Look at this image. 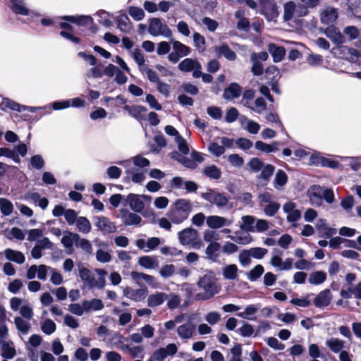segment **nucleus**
<instances>
[{
    "mask_svg": "<svg viewBox=\"0 0 361 361\" xmlns=\"http://www.w3.org/2000/svg\"><path fill=\"white\" fill-rule=\"evenodd\" d=\"M45 107L42 106H27L24 105H20L16 102L11 100L8 98L3 99L1 103L0 104V109L3 111H6V109H11L13 111H16L18 112H21L25 110L29 111L30 112H35L37 110L44 109Z\"/></svg>",
    "mask_w": 361,
    "mask_h": 361,
    "instance_id": "nucleus-9",
    "label": "nucleus"
},
{
    "mask_svg": "<svg viewBox=\"0 0 361 361\" xmlns=\"http://www.w3.org/2000/svg\"><path fill=\"white\" fill-rule=\"evenodd\" d=\"M14 323L18 331H20L23 335L28 334L31 328V324L29 322V320L23 319L21 317H16L14 319Z\"/></svg>",
    "mask_w": 361,
    "mask_h": 361,
    "instance_id": "nucleus-43",
    "label": "nucleus"
},
{
    "mask_svg": "<svg viewBox=\"0 0 361 361\" xmlns=\"http://www.w3.org/2000/svg\"><path fill=\"white\" fill-rule=\"evenodd\" d=\"M326 279V275L324 271H317L312 272L308 279V281L312 285H319Z\"/></svg>",
    "mask_w": 361,
    "mask_h": 361,
    "instance_id": "nucleus-51",
    "label": "nucleus"
},
{
    "mask_svg": "<svg viewBox=\"0 0 361 361\" xmlns=\"http://www.w3.org/2000/svg\"><path fill=\"white\" fill-rule=\"evenodd\" d=\"M168 294L164 292H155L147 298V305L150 307H156L161 305L166 300Z\"/></svg>",
    "mask_w": 361,
    "mask_h": 361,
    "instance_id": "nucleus-26",
    "label": "nucleus"
},
{
    "mask_svg": "<svg viewBox=\"0 0 361 361\" xmlns=\"http://www.w3.org/2000/svg\"><path fill=\"white\" fill-rule=\"evenodd\" d=\"M1 350L2 357L6 359H11L16 355V349L12 341H2Z\"/></svg>",
    "mask_w": 361,
    "mask_h": 361,
    "instance_id": "nucleus-41",
    "label": "nucleus"
},
{
    "mask_svg": "<svg viewBox=\"0 0 361 361\" xmlns=\"http://www.w3.org/2000/svg\"><path fill=\"white\" fill-rule=\"evenodd\" d=\"M310 204L319 207L322 203V188L319 185L312 186L308 192Z\"/></svg>",
    "mask_w": 361,
    "mask_h": 361,
    "instance_id": "nucleus-23",
    "label": "nucleus"
},
{
    "mask_svg": "<svg viewBox=\"0 0 361 361\" xmlns=\"http://www.w3.org/2000/svg\"><path fill=\"white\" fill-rule=\"evenodd\" d=\"M148 32L154 37L162 36L165 38L170 39L173 36L172 30L169 28L166 22L159 18L149 19Z\"/></svg>",
    "mask_w": 361,
    "mask_h": 361,
    "instance_id": "nucleus-3",
    "label": "nucleus"
},
{
    "mask_svg": "<svg viewBox=\"0 0 361 361\" xmlns=\"http://www.w3.org/2000/svg\"><path fill=\"white\" fill-rule=\"evenodd\" d=\"M126 350L130 354V355L133 357H142L144 348L142 345H127L126 347Z\"/></svg>",
    "mask_w": 361,
    "mask_h": 361,
    "instance_id": "nucleus-58",
    "label": "nucleus"
},
{
    "mask_svg": "<svg viewBox=\"0 0 361 361\" xmlns=\"http://www.w3.org/2000/svg\"><path fill=\"white\" fill-rule=\"evenodd\" d=\"M316 228L319 230V233L322 236L326 238H330L331 236L336 234V230L328 227L326 219H319L317 224Z\"/></svg>",
    "mask_w": 361,
    "mask_h": 361,
    "instance_id": "nucleus-35",
    "label": "nucleus"
},
{
    "mask_svg": "<svg viewBox=\"0 0 361 361\" xmlns=\"http://www.w3.org/2000/svg\"><path fill=\"white\" fill-rule=\"evenodd\" d=\"M56 324L53 320L50 319H45L41 326L42 331L47 335H51L53 334L56 331Z\"/></svg>",
    "mask_w": 361,
    "mask_h": 361,
    "instance_id": "nucleus-59",
    "label": "nucleus"
},
{
    "mask_svg": "<svg viewBox=\"0 0 361 361\" xmlns=\"http://www.w3.org/2000/svg\"><path fill=\"white\" fill-rule=\"evenodd\" d=\"M167 300V307L170 310H174L177 308L181 302L180 297L175 294L173 293H171L170 294H168V298L166 299Z\"/></svg>",
    "mask_w": 361,
    "mask_h": 361,
    "instance_id": "nucleus-56",
    "label": "nucleus"
},
{
    "mask_svg": "<svg viewBox=\"0 0 361 361\" xmlns=\"http://www.w3.org/2000/svg\"><path fill=\"white\" fill-rule=\"evenodd\" d=\"M178 240L183 245H190L194 249H200L203 246L198 238V232L192 228H187L178 233Z\"/></svg>",
    "mask_w": 361,
    "mask_h": 361,
    "instance_id": "nucleus-5",
    "label": "nucleus"
},
{
    "mask_svg": "<svg viewBox=\"0 0 361 361\" xmlns=\"http://www.w3.org/2000/svg\"><path fill=\"white\" fill-rule=\"evenodd\" d=\"M255 146L257 149L261 152L265 153H271L279 150V142L274 141L271 144H267L262 141H257Z\"/></svg>",
    "mask_w": 361,
    "mask_h": 361,
    "instance_id": "nucleus-33",
    "label": "nucleus"
},
{
    "mask_svg": "<svg viewBox=\"0 0 361 361\" xmlns=\"http://www.w3.org/2000/svg\"><path fill=\"white\" fill-rule=\"evenodd\" d=\"M130 276L133 280L138 285H142V283L145 281L152 288H158L159 287V283L152 275L142 272L132 271Z\"/></svg>",
    "mask_w": 361,
    "mask_h": 361,
    "instance_id": "nucleus-11",
    "label": "nucleus"
},
{
    "mask_svg": "<svg viewBox=\"0 0 361 361\" xmlns=\"http://www.w3.org/2000/svg\"><path fill=\"white\" fill-rule=\"evenodd\" d=\"M0 210L4 216H10L13 212V205L8 199L0 198Z\"/></svg>",
    "mask_w": 361,
    "mask_h": 361,
    "instance_id": "nucleus-55",
    "label": "nucleus"
},
{
    "mask_svg": "<svg viewBox=\"0 0 361 361\" xmlns=\"http://www.w3.org/2000/svg\"><path fill=\"white\" fill-rule=\"evenodd\" d=\"M138 264L148 269H155L158 267V261L155 257L143 256L139 258Z\"/></svg>",
    "mask_w": 361,
    "mask_h": 361,
    "instance_id": "nucleus-44",
    "label": "nucleus"
},
{
    "mask_svg": "<svg viewBox=\"0 0 361 361\" xmlns=\"http://www.w3.org/2000/svg\"><path fill=\"white\" fill-rule=\"evenodd\" d=\"M84 301V308L86 312L90 311H99L104 308V305L100 299L94 298L90 300Z\"/></svg>",
    "mask_w": 361,
    "mask_h": 361,
    "instance_id": "nucleus-42",
    "label": "nucleus"
},
{
    "mask_svg": "<svg viewBox=\"0 0 361 361\" xmlns=\"http://www.w3.org/2000/svg\"><path fill=\"white\" fill-rule=\"evenodd\" d=\"M259 308V305H249L245 307L243 312L238 313V316L247 320H255L256 319L255 315Z\"/></svg>",
    "mask_w": 361,
    "mask_h": 361,
    "instance_id": "nucleus-36",
    "label": "nucleus"
},
{
    "mask_svg": "<svg viewBox=\"0 0 361 361\" xmlns=\"http://www.w3.org/2000/svg\"><path fill=\"white\" fill-rule=\"evenodd\" d=\"M13 4L12 11L16 14L27 16L29 14V10L25 6L23 0H11Z\"/></svg>",
    "mask_w": 361,
    "mask_h": 361,
    "instance_id": "nucleus-50",
    "label": "nucleus"
},
{
    "mask_svg": "<svg viewBox=\"0 0 361 361\" xmlns=\"http://www.w3.org/2000/svg\"><path fill=\"white\" fill-rule=\"evenodd\" d=\"M75 224L80 232L85 234L89 233L90 232L92 226L90 221L86 217H78Z\"/></svg>",
    "mask_w": 361,
    "mask_h": 361,
    "instance_id": "nucleus-49",
    "label": "nucleus"
},
{
    "mask_svg": "<svg viewBox=\"0 0 361 361\" xmlns=\"http://www.w3.org/2000/svg\"><path fill=\"white\" fill-rule=\"evenodd\" d=\"M332 300V295L329 289L321 291L314 298V305L319 308L328 306Z\"/></svg>",
    "mask_w": 361,
    "mask_h": 361,
    "instance_id": "nucleus-24",
    "label": "nucleus"
},
{
    "mask_svg": "<svg viewBox=\"0 0 361 361\" xmlns=\"http://www.w3.org/2000/svg\"><path fill=\"white\" fill-rule=\"evenodd\" d=\"M168 217L172 223L180 224L186 220L188 216L174 207L169 212Z\"/></svg>",
    "mask_w": 361,
    "mask_h": 361,
    "instance_id": "nucleus-45",
    "label": "nucleus"
},
{
    "mask_svg": "<svg viewBox=\"0 0 361 361\" xmlns=\"http://www.w3.org/2000/svg\"><path fill=\"white\" fill-rule=\"evenodd\" d=\"M206 223L212 229H219L232 225L233 220L218 215H211L207 217Z\"/></svg>",
    "mask_w": 361,
    "mask_h": 361,
    "instance_id": "nucleus-12",
    "label": "nucleus"
},
{
    "mask_svg": "<svg viewBox=\"0 0 361 361\" xmlns=\"http://www.w3.org/2000/svg\"><path fill=\"white\" fill-rule=\"evenodd\" d=\"M124 109L128 111L129 114L137 121H142L145 119V113L147 109L143 106L126 105L125 106Z\"/></svg>",
    "mask_w": 361,
    "mask_h": 361,
    "instance_id": "nucleus-29",
    "label": "nucleus"
},
{
    "mask_svg": "<svg viewBox=\"0 0 361 361\" xmlns=\"http://www.w3.org/2000/svg\"><path fill=\"white\" fill-rule=\"evenodd\" d=\"M62 18L71 23H76L79 25H90L92 22V17L89 16H66L62 17Z\"/></svg>",
    "mask_w": 361,
    "mask_h": 361,
    "instance_id": "nucleus-38",
    "label": "nucleus"
},
{
    "mask_svg": "<svg viewBox=\"0 0 361 361\" xmlns=\"http://www.w3.org/2000/svg\"><path fill=\"white\" fill-rule=\"evenodd\" d=\"M222 275L226 280L235 281L238 279V268L234 264H228L222 267Z\"/></svg>",
    "mask_w": 361,
    "mask_h": 361,
    "instance_id": "nucleus-30",
    "label": "nucleus"
},
{
    "mask_svg": "<svg viewBox=\"0 0 361 361\" xmlns=\"http://www.w3.org/2000/svg\"><path fill=\"white\" fill-rule=\"evenodd\" d=\"M174 207L189 216L192 211V203L188 200L180 199L176 202Z\"/></svg>",
    "mask_w": 361,
    "mask_h": 361,
    "instance_id": "nucleus-48",
    "label": "nucleus"
},
{
    "mask_svg": "<svg viewBox=\"0 0 361 361\" xmlns=\"http://www.w3.org/2000/svg\"><path fill=\"white\" fill-rule=\"evenodd\" d=\"M79 235L72 232H68L64 235L61 239V243L65 247L73 250V245H76L77 240H78Z\"/></svg>",
    "mask_w": 361,
    "mask_h": 361,
    "instance_id": "nucleus-47",
    "label": "nucleus"
},
{
    "mask_svg": "<svg viewBox=\"0 0 361 361\" xmlns=\"http://www.w3.org/2000/svg\"><path fill=\"white\" fill-rule=\"evenodd\" d=\"M178 68L183 73L192 72L195 78H199L201 76L202 65L197 59H183L179 63Z\"/></svg>",
    "mask_w": 361,
    "mask_h": 361,
    "instance_id": "nucleus-6",
    "label": "nucleus"
},
{
    "mask_svg": "<svg viewBox=\"0 0 361 361\" xmlns=\"http://www.w3.org/2000/svg\"><path fill=\"white\" fill-rule=\"evenodd\" d=\"M202 197L220 209L226 208L229 204L230 197L224 192L209 189L202 193Z\"/></svg>",
    "mask_w": 361,
    "mask_h": 361,
    "instance_id": "nucleus-4",
    "label": "nucleus"
},
{
    "mask_svg": "<svg viewBox=\"0 0 361 361\" xmlns=\"http://www.w3.org/2000/svg\"><path fill=\"white\" fill-rule=\"evenodd\" d=\"M325 344L334 353H340L345 346V342L338 338H330L326 341Z\"/></svg>",
    "mask_w": 361,
    "mask_h": 361,
    "instance_id": "nucleus-34",
    "label": "nucleus"
},
{
    "mask_svg": "<svg viewBox=\"0 0 361 361\" xmlns=\"http://www.w3.org/2000/svg\"><path fill=\"white\" fill-rule=\"evenodd\" d=\"M264 272V267L258 264L253 268L247 274V279L251 281H255L258 279Z\"/></svg>",
    "mask_w": 361,
    "mask_h": 361,
    "instance_id": "nucleus-64",
    "label": "nucleus"
},
{
    "mask_svg": "<svg viewBox=\"0 0 361 361\" xmlns=\"http://www.w3.org/2000/svg\"><path fill=\"white\" fill-rule=\"evenodd\" d=\"M118 28L123 32L128 33L132 30V23L126 14H121L116 18Z\"/></svg>",
    "mask_w": 361,
    "mask_h": 361,
    "instance_id": "nucleus-32",
    "label": "nucleus"
},
{
    "mask_svg": "<svg viewBox=\"0 0 361 361\" xmlns=\"http://www.w3.org/2000/svg\"><path fill=\"white\" fill-rule=\"evenodd\" d=\"M78 274L85 286L90 289L94 288L102 289L106 286L107 271L104 269H94L92 271L83 266H80Z\"/></svg>",
    "mask_w": 361,
    "mask_h": 361,
    "instance_id": "nucleus-1",
    "label": "nucleus"
},
{
    "mask_svg": "<svg viewBox=\"0 0 361 361\" xmlns=\"http://www.w3.org/2000/svg\"><path fill=\"white\" fill-rule=\"evenodd\" d=\"M338 18V10L335 8L329 6L320 12V20L322 23L331 25L334 23Z\"/></svg>",
    "mask_w": 361,
    "mask_h": 361,
    "instance_id": "nucleus-20",
    "label": "nucleus"
},
{
    "mask_svg": "<svg viewBox=\"0 0 361 361\" xmlns=\"http://www.w3.org/2000/svg\"><path fill=\"white\" fill-rule=\"evenodd\" d=\"M214 51L217 57H225L228 61H234L236 54L226 44L223 43L214 47Z\"/></svg>",
    "mask_w": 361,
    "mask_h": 361,
    "instance_id": "nucleus-21",
    "label": "nucleus"
},
{
    "mask_svg": "<svg viewBox=\"0 0 361 361\" xmlns=\"http://www.w3.org/2000/svg\"><path fill=\"white\" fill-rule=\"evenodd\" d=\"M324 34L336 45L343 44L345 41L344 36L334 26L328 27L325 30Z\"/></svg>",
    "mask_w": 361,
    "mask_h": 361,
    "instance_id": "nucleus-22",
    "label": "nucleus"
},
{
    "mask_svg": "<svg viewBox=\"0 0 361 361\" xmlns=\"http://www.w3.org/2000/svg\"><path fill=\"white\" fill-rule=\"evenodd\" d=\"M350 48L342 44L336 45L331 49V52L336 57L345 59L346 56L348 54V53H349Z\"/></svg>",
    "mask_w": 361,
    "mask_h": 361,
    "instance_id": "nucleus-54",
    "label": "nucleus"
},
{
    "mask_svg": "<svg viewBox=\"0 0 361 361\" xmlns=\"http://www.w3.org/2000/svg\"><path fill=\"white\" fill-rule=\"evenodd\" d=\"M143 200L150 202L152 197L149 195H138L130 193L126 198V201L129 204L130 209L137 213H141L145 208Z\"/></svg>",
    "mask_w": 361,
    "mask_h": 361,
    "instance_id": "nucleus-8",
    "label": "nucleus"
},
{
    "mask_svg": "<svg viewBox=\"0 0 361 361\" xmlns=\"http://www.w3.org/2000/svg\"><path fill=\"white\" fill-rule=\"evenodd\" d=\"M95 226L104 234L112 233L116 231L117 227L114 223L104 216H98L94 218Z\"/></svg>",
    "mask_w": 361,
    "mask_h": 361,
    "instance_id": "nucleus-10",
    "label": "nucleus"
},
{
    "mask_svg": "<svg viewBox=\"0 0 361 361\" xmlns=\"http://www.w3.org/2000/svg\"><path fill=\"white\" fill-rule=\"evenodd\" d=\"M123 295L135 302H140L147 296V290L146 288L133 289L126 287L123 289Z\"/></svg>",
    "mask_w": 361,
    "mask_h": 361,
    "instance_id": "nucleus-19",
    "label": "nucleus"
},
{
    "mask_svg": "<svg viewBox=\"0 0 361 361\" xmlns=\"http://www.w3.org/2000/svg\"><path fill=\"white\" fill-rule=\"evenodd\" d=\"M255 216L251 215H245L241 217L240 221L238 222L240 230L247 233L255 232Z\"/></svg>",
    "mask_w": 361,
    "mask_h": 361,
    "instance_id": "nucleus-25",
    "label": "nucleus"
},
{
    "mask_svg": "<svg viewBox=\"0 0 361 361\" xmlns=\"http://www.w3.org/2000/svg\"><path fill=\"white\" fill-rule=\"evenodd\" d=\"M269 51L273 57L274 61L276 63L281 61L286 54V50L283 47L273 44L269 45Z\"/></svg>",
    "mask_w": 361,
    "mask_h": 361,
    "instance_id": "nucleus-46",
    "label": "nucleus"
},
{
    "mask_svg": "<svg viewBox=\"0 0 361 361\" xmlns=\"http://www.w3.org/2000/svg\"><path fill=\"white\" fill-rule=\"evenodd\" d=\"M194 46L198 52L202 53L205 50V38L199 32H195L192 35Z\"/></svg>",
    "mask_w": 361,
    "mask_h": 361,
    "instance_id": "nucleus-52",
    "label": "nucleus"
},
{
    "mask_svg": "<svg viewBox=\"0 0 361 361\" xmlns=\"http://www.w3.org/2000/svg\"><path fill=\"white\" fill-rule=\"evenodd\" d=\"M195 325L191 322L183 324L177 329L178 336L183 339H190L192 338L195 334Z\"/></svg>",
    "mask_w": 361,
    "mask_h": 361,
    "instance_id": "nucleus-28",
    "label": "nucleus"
},
{
    "mask_svg": "<svg viewBox=\"0 0 361 361\" xmlns=\"http://www.w3.org/2000/svg\"><path fill=\"white\" fill-rule=\"evenodd\" d=\"M299 11L300 6L295 2L290 1L286 3L283 6V18L284 21L289 22L295 18L303 17L304 16L300 15Z\"/></svg>",
    "mask_w": 361,
    "mask_h": 361,
    "instance_id": "nucleus-13",
    "label": "nucleus"
},
{
    "mask_svg": "<svg viewBox=\"0 0 361 361\" xmlns=\"http://www.w3.org/2000/svg\"><path fill=\"white\" fill-rule=\"evenodd\" d=\"M137 167V169H145V167L149 165V161L144 157L142 155H137L135 156L130 159L118 161L116 162L117 164L123 166L124 167H128L131 166V164Z\"/></svg>",
    "mask_w": 361,
    "mask_h": 361,
    "instance_id": "nucleus-16",
    "label": "nucleus"
},
{
    "mask_svg": "<svg viewBox=\"0 0 361 361\" xmlns=\"http://www.w3.org/2000/svg\"><path fill=\"white\" fill-rule=\"evenodd\" d=\"M131 56L139 66L140 69H142L144 68L143 66L145 65V60L142 51L139 49H135L131 51Z\"/></svg>",
    "mask_w": 361,
    "mask_h": 361,
    "instance_id": "nucleus-61",
    "label": "nucleus"
},
{
    "mask_svg": "<svg viewBox=\"0 0 361 361\" xmlns=\"http://www.w3.org/2000/svg\"><path fill=\"white\" fill-rule=\"evenodd\" d=\"M19 312L22 316V318L23 317V319L27 320H30L34 315L32 308L29 303L23 304L21 306Z\"/></svg>",
    "mask_w": 361,
    "mask_h": 361,
    "instance_id": "nucleus-63",
    "label": "nucleus"
},
{
    "mask_svg": "<svg viewBox=\"0 0 361 361\" xmlns=\"http://www.w3.org/2000/svg\"><path fill=\"white\" fill-rule=\"evenodd\" d=\"M204 174L212 179L218 180L221 178V171L215 165H210L204 168Z\"/></svg>",
    "mask_w": 361,
    "mask_h": 361,
    "instance_id": "nucleus-53",
    "label": "nucleus"
},
{
    "mask_svg": "<svg viewBox=\"0 0 361 361\" xmlns=\"http://www.w3.org/2000/svg\"><path fill=\"white\" fill-rule=\"evenodd\" d=\"M173 51L168 56V59L173 63L178 62L180 58L188 56L191 52V49L180 41L172 40Z\"/></svg>",
    "mask_w": 361,
    "mask_h": 361,
    "instance_id": "nucleus-7",
    "label": "nucleus"
},
{
    "mask_svg": "<svg viewBox=\"0 0 361 361\" xmlns=\"http://www.w3.org/2000/svg\"><path fill=\"white\" fill-rule=\"evenodd\" d=\"M240 123L243 128L251 134H257L260 129V126L257 122L245 116L241 118Z\"/></svg>",
    "mask_w": 361,
    "mask_h": 361,
    "instance_id": "nucleus-39",
    "label": "nucleus"
},
{
    "mask_svg": "<svg viewBox=\"0 0 361 361\" xmlns=\"http://www.w3.org/2000/svg\"><path fill=\"white\" fill-rule=\"evenodd\" d=\"M24 199L39 206L42 209H45L49 204L48 200L45 197H41L38 192H28L25 195Z\"/></svg>",
    "mask_w": 361,
    "mask_h": 361,
    "instance_id": "nucleus-27",
    "label": "nucleus"
},
{
    "mask_svg": "<svg viewBox=\"0 0 361 361\" xmlns=\"http://www.w3.org/2000/svg\"><path fill=\"white\" fill-rule=\"evenodd\" d=\"M129 15L137 21L141 20L145 17V12L142 8L136 7V6H130L128 8Z\"/></svg>",
    "mask_w": 361,
    "mask_h": 361,
    "instance_id": "nucleus-60",
    "label": "nucleus"
},
{
    "mask_svg": "<svg viewBox=\"0 0 361 361\" xmlns=\"http://www.w3.org/2000/svg\"><path fill=\"white\" fill-rule=\"evenodd\" d=\"M197 286L202 290L195 295L197 300H207L218 294L221 286L216 283V279L212 274H204L197 281Z\"/></svg>",
    "mask_w": 361,
    "mask_h": 361,
    "instance_id": "nucleus-2",
    "label": "nucleus"
},
{
    "mask_svg": "<svg viewBox=\"0 0 361 361\" xmlns=\"http://www.w3.org/2000/svg\"><path fill=\"white\" fill-rule=\"evenodd\" d=\"M208 151L216 157H219L224 154L225 149L224 146H221V145L214 141L209 145Z\"/></svg>",
    "mask_w": 361,
    "mask_h": 361,
    "instance_id": "nucleus-57",
    "label": "nucleus"
},
{
    "mask_svg": "<svg viewBox=\"0 0 361 361\" xmlns=\"http://www.w3.org/2000/svg\"><path fill=\"white\" fill-rule=\"evenodd\" d=\"M121 218L126 226H138L142 221V218L137 214L123 209L120 212Z\"/></svg>",
    "mask_w": 361,
    "mask_h": 361,
    "instance_id": "nucleus-18",
    "label": "nucleus"
},
{
    "mask_svg": "<svg viewBox=\"0 0 361 361\" xmlns=\"http://www.w3.org/2000/svg\"><path fill=\"white\" fill-rule=\"evenodd\" d=\"M280 209V204L276 202H270L264 207V212L268 216H274Z\"/></svg>",
    "mask_w": 361,
    "mask_h": 361,
    "instance_id": "nucleus-62",
    "label": "nucleus"
},
{
    "mask_svg": "<svg viewBox=\"0 0 361 361\" xmlns=\"http://www.w3.org/2000/svg\"><path fill=\"white\" fill-rule=\"evenodd\" d=\"M298 5L300 6L299 13L302 16H307L309 13V8L317 7L320 2V0H298Z\"/></svg>",
    "mask_w": 361,
    "mask_h": 361,
    "instance_id": "nucleus-37",
    "label": "nucleus"
},
{
    "mask_svg": "<svg viewBox=\"0 0 361 361\" xmlns=\"http://www.w3.org/2000/svg\"><path fill=\"white\" fill-rule=\"evenodd\" d=\"M102 341L110 345L113 348L126 350L127 345L124 343L126 338L120 333L114 332L109 334L108 338H102Z\"/></svg>",
    "mask_w": 361,
    "mask_h": 361,
    "instance_id": "nucleus-15",
    "label": "nucleus"
},
{
    "mask_svg": "<svg viewBox=\"0 0 361 361\" xmlns=\"http://www.w3.org/2000/svg\"><path fill=\"white\" fill-rule=\"evenodd\" d=\"M126 168V173L133 183H142L145 180L146 169H137L129 166Z\"/></svg>",
    "mask_w": 361,
    "mask_h": 361,
    "instance_id": "nucleus-17",
    "label": "nucleus"
},
{
    "mask_svg": "<svg viewBox=\"0 0 361 361\" xmlns=\"http://www.w3.org/2000/svg\"><path fill=\"white\" fill-rule=\"evenodd\" d=\"M260 13L264 15L269 21L274 20L279 15L276 4L270 0L262 3Z\"/></svg>",
    "mask_w": 361,
    "mask_h": 361,
    "instance_id": "nucleus-14",
    "label": "nucleus"
},
{
    "mask_svg": "<svg viewBox=\"0 0 361 361\" xmlns=\"http://www.w3.org/2000/svg\"><path fill=\"white\" fill-rule=\"evenodd\" d=\"M242 92L241 87L237 83H232L226 87L224 92L223 97L228 100L238 98Z\"/></svg>",
    "mask_w": 361,
    "mask_h": 361,
    "instance_id": "nucleus-31",
    "label": "nucleus"
},
{
    "mask_svg": "<svg viewBox=\"0 0 361 361\" xmlns=\"http://www.w3.org/2000/svg\"><path fill=\"white\" fill-rule=\"evenodd\" d=\"M4 254L7 259L15 262L18 264H23L25 260V256L21 252L13 250L10 248L5 250Z\"/></svg>",
    "mask_w": 361,
    "mask_h": 361,
    "instance_id": "nucleus-40",
    "label": "nucleus"
}]
</instances>
